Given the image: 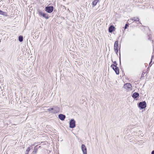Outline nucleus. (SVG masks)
Segmentation results:
<instances>
[{
	"mask_svg": "<svg viewBox=\"0 0 154 154\" xmlns=\"http://www.w3.org/2000/svg\"><path fill=\"white\" fill-rule=\"evenodd\" d=\"M123 88L127 91H131L132 89V86L130 83L125 84Z\"/></svg>",
	"mask_w": 154,
	"mask_h": 154,
	"instance_id": "f257e3e1",
	"label": "nucleus"
},
{
	"mask_svg": "<svg viewBox=\"0 0 154 154\" xmlns=\"http://www.w3.org/2000/svg\"><path fill=\"white\" fill-rule=\"evenodd\" d=\"M54 10V7L53 6L46 7L45 8L46 11L49 13H51Z\"/></svg>",
	"mask_w": 154,
	"mask_h": 154,
	"instance_id": "f03ea898",
	"label": "nucleus"
},
{
	"mask_svg": "<svg viewBox=\"0 0 154 154\" xmlns=\"http://www.w3.org/2000/svg\"><path fill=\"white\" fill-rule=\"evenodd\" d=\"M119 42L118 41H116L114 43V49L116 53L118 51Z\"/></svg>",
	"mask_w": 154,
	"mask_h": 154,
	"instance_id": "7ed1b4c3",
	"label": "nucleus"
},
{
	"mask_svg": "<svg viewBox=\"0 0 154 154\" xmlns=\"http://www.w3.org/2000/svg\"><path fill=\"white\" fill-rule=\"evenodd\" d=\"M139 106L141 109H144L146 106V103L145 101L140 102L139 104Z\"/></svg>",
	"mask_w": 154,
	"mask_h": 154,
	"instance_id": "20e7f679",
	"label": "nucleus"
},
{
	"mask_svg": "<svg viewBox=\"0 0 154 154\" xmlns=\"http://www.w3.org/2000/svg\"><path fill=\"white\" fill-rule=\"evenodd\" d=\"M75 126V121L74 119H71L69 122V127L73 128Z\"/></svg>",
	"mask_w": 154,
	"mask_h": 154,
	"instance_id": "39448f33",
	"label": "nucleus"
},
{
	"mask_svg": "<svg viewBox=\"0 0 154 154\" xmlns=\"http://www.w3.org/2000/svg\"><path fill=\"white\" fill-rule=\"evenodd\" d=\"M111 67L114 70L117 74H119V68L116 65H112Z\"/></svg>",
	"mask_w": 154,
	"mask_h": 154,
	"instance_id": "423d86ee",
	"label": "nucleus"
},
{
	"mask_svg": "<svg viewBox=\"0 0 154 154\" xmlns=\"http://www.w3.org/2000/svg\"><path fill=\"white\" fill-rule=\"evenodd\" d=\"M83 154H87V149L84 144H82L81 146Z\"/></svg>",
	"mask_w": 154,
	"mask_h": 154,
	"instance_id": "0eeeda50",
	"label": "nucleus"
},
{
	"mask_svg": "<svg viewBox=\"0 0 154 154\" xmlns=\"http://www.w3.org/2000/svg\"><path fill=\"white\" fill-rule=\"evenodd\" d=\"M53 108H54V109L53 110V112L54 113H57L59 112L60 109L57 106H54Z\"/></svg>",
	"mask_w": 154,
	"mask_h": 154,
	"instance_id": "6e6552de",
	"label": "nucleus"
},
{
	"mask_svg": "<svg viewBox=\"0 0 154 154\" xmlns=\"http://www.w3.org/2000/svg\"><path fill=\"white\" fill-rule=\"evenodd\" d=\"M59 118L61 120L63 121L66 118V116L65 115L62 114H60L58 115Z\"/></svg>",
	"mask_w": 154,
	"mask_h": 154,
	"instance_id": "1a4fd4ad",
	"label": "nucleus"
},
{
	"mask_svg": "<svg viewBox=\"0 0 154 154\" xmlns=\"http://www.w3.org/2000/svg\"><path fill=\"white\" fill-rule=\"evenodd\" d=\"M114 29V27L113 26H111L109 28V31L110 32H112Z\"/></svg>",
	"mask_w": 154,
	"mask_h": 154,
	"instance_id": "9d476101",
	"label": "nucleus"
},
{
	"mask_svg": "<svg viewBox=\"0 0 154 154\" xmlns=\"http://www.w3.org/2000/svg\"><path fill=\"white\" fill-rule=\"evenodd\" d=\"M139 96V94L137 92L134 93L132 95V97L134 98H136L137 97Z\"/></svg>",
	"mask_w": 154,
	"mask_h": 154,
	"instance_id": "9b49d317",
	"label": "nucleus"
},
{
	"mask_svg": "<svg viewBox=\"0 0 154 154\" xmlns=\"http://www.w3.org/2000/svg\"><path fill=\"white\" fill-rule=\"evenodd\" d=\"M98 2V0H94L92 2V5L93 6H95Z\"/></svg>",
	"mask_w": 154,
	"mask_h": 154,
	"instance_id": "f8f14e48",
	"label": "nucleus"
},
{
	"mask_svg": "<svg viewBox=\"0 0 154 154\" xmlns=\"http://www.w3.org/2000/svg\"><path fill=\"white\" fill-rule=\"evenodd\" d=\"M131 19L134 21H138L139 20V18L137 17L131 18Z\"/></svg>",
	"mask_w": 154,
	"mask_h": 154,
	"instance_id": "ddd939ff",
	"label": "nucleus"
},
{
	"mask_svg": "<svg viewBox=\"0 0 154 154\" xmlns=\"http://www.w3.org/2000/svg\"><path fill=\"white\" fill-rule=\"evenodd\" d=\"M30 147H28L27 148L26 150L25 154H28L29 152L30 151Z\"/></svg>",
	"mask_w": 154,
	"mask_h": 154,
	"instance_id": "4468645a",
	"label": "nucleus"
},
{
	"mask_svg": "<svg viewBox=\"0 0 154 154\" xmlns=\"http://www.w3.org/2000/svg\"><path fill=\"white\" fill-rule=\"evenodd\" d=\"M18 40L20 42H22L23 41V37L22 36H20L18 38Z\"/></svg>",
	"mask_w": 154,
	"mask_h": 154,
	"instance_id": "2eb2a0df",
	"label": "nucleus"
},
{
	"mask_svg": "<svg viewBox=\"0 0 154 154\" xmlns=\"http://www.w3.org/2000/svg\"><path fill=\"white\" fill-rule=\"evenodd\" d=\"M42 16L43 17H44L45 19H48V17L47 15L45 14L44 13L43 14Z\"/></svg>",
	"mask_w": 154,
	"mask_h": 154,
	"instance_id": "dca6fc26",
	"label": "nucleus"
},
{
	"mask_svg": "<svg viewBox=\"0 0 154 154\" xmlns=\"http://www.w3.org/2000/svg\"><path fill=\"white\" fill-rule=\"evenodd\" d=\"M54 109V108H51L48 109H47V111L48 112H53V110Z\"/></svg>",
	"mask_w": 154,
	"mask_h": 154,
	"instance_id": "f3484780",
	"label": "nucleus"
},
{
	"mask_svg": "<svg viewBox=\"0 0 154 154\" xmlns=\"http://www.w3.org/2000/svg\"><path fill=\"white\" fill-rule=\"evenodd\" d=\"M38 14L40 16H42L43 14H44V13H42L41 11H38Z\"/></svg>",
	"mask_w": 154,
	"mask_h": 154,
	"instance_id": "a211bd4d",
	"label": "nucleus"
},
{
	"mask_svg": "<svg viewBox=\"0 0 154 154\" xmlns=\"http://www.w3.org/2000/svg\"><path fill=\"white\" fill-rule=\"evenodd\" d=\"M1 14H2L4 16H7V13H6V12H4L3 11H2Z\"/></svg>",
	"mask_w": 154,
	"mask_h": 154,
	"instance_id": "6ab92c4d",
	"label": "nucleus"
},
{
	"mask_svg": "<svg viewBox=\"0 0 154 154\" xmlns=\"http://www.w3.org/2000/svg\"><path fill=\"white\" fill-rule=\"evenodd\" d=\"M128 26V24H126L124 27L125 29H127Z\"/></svg>",
	"mask_w": 154,
	"mask_h": 154,
	"instance_id": "aec40b11",
	"label": "nucleus"
},
{
	"mask_svg": "<svg viewBox=\"0 0 154 154\" xmlns=\"http://www.w3.org/2000/svg\"><path fill=\"white\" fill-rule=\"evenodd\" d=\"M114 65H115L116 66V65L117 64V63H116V61H115L114 62Z\"/></svg>",
	"mask_w": 154,
	"mask_h": 154,
	"instance_id": "412c9836",
	"label": "nucleus"
},
{
	"mask_svg": "<svg viewBox=\"0 0 154 154\" xmlns=\"http://www.w3.org/2000/svg\"><path fill=\"white\" fill-rule=\"evenodd\" d=\"M151 154H154V150H153Z\"/></svg>",
	"mask_w": 154,
	"mask_h": 154,
	"instance_id": "4be33fe9",
	"label": "nucleus"
},
{
	"mask_svg": "<svg viewBox=\"0 0 154 154\" xmlns=\"http://www.w3.org/2000/svg\"><path fill=\"white\" fill-rule=\"evenodd\" d=\"M2 12V11H1V10H0V14H1Z\"/></svg>",
	"mask_w": 154,
	"mask_h": 154,
	"instance_id": "5701e85b",
	"label": "nucleus"
}]
</instances>
